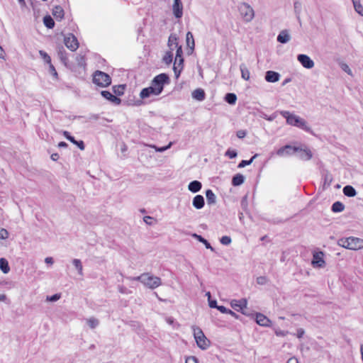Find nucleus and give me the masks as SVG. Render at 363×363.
<instances>
[{"label":"nucleus","mask_w":363,"mask_h":363,"mask_svg":"<svg viewBox=\"0 0 363 363\" xmlns=\"http://www.w3.org/2000/svg\"><path fill=\"white\" fill-rule=\"evenodd\" d=\"M279 113L286 118L288 125L299 128L308 133H312L311 128L305 119L288 111H280Z\"/></svg>","instance_id":"f257e3e1"},{"label":"nucleus","mask_w":363,"mask_h":363,"mask_svg":"<svg viewBox=\"0 0 363 363\" xmlns=\"http://www.w3.org/2000/svg\"><path fill=\"white\" fill-rule=\"evenodd\" d=\"M338 245L349 250H357L363 248V240L354 237L341 238L338 240Z\"/></svg>","instance_id":"f03ea898"},{"label":"nucleus","mask_w":363,"mask_h":363,"mask_svg":"<svg viewBox=\"0 0 363 363\" xmlns=\"http://www.w3.org/2000/svg\"><path fill=\"white\" fill-rule=\"evenodd\" d=\"M191 328L197 346L203 350L208 348L210 346V341L205 336L202 330L196 325H193Z\"/></svg>","instance_id":"7ed1b4c3"},{"label":"nucleus","mask_w":363,"mask_h":363,"mask_svg":"<svg viewBox=\"0 0 363 363\" xmlns=\"http://www.w3.org/2000/svg\"><path fill=\"white\" fill-rule=\"evenodd\" d=\"M170 82L169 77L167 74L162 73L157 75L151 82V86L157 91L159 95L163 91L165 84Z\"/></svg>","instance_id":"20e7f679"},{"label":"nucleus","mask_w":363,"mask_h":363,"mask_svg":"<svg viewBox=\"0 0 363 363\" xmlns=\"http://www.w3.org/2000/svg\"><path fill=\"white\" fill-rule=\"evenodd\" d=\"M238 11L243 21L250 23L255 17V11L252 6L246 2H242L238 6Z\"/></svg>","instance_id":"39448f33"},{"label":"nucleus","mask_w":363,"mask_h":363,"mask_svg":"<svg viewBox=\"0 0 363 363\" xmlns=\"http://www.w3.org/2000/svg\"><path fill=\"white\" fill-rule=\"evenodd\" d=\"M93 82L97 86L106 87L111 84L110 76L101 71H96L93 76Z\"/></svg>","instance_id":"423d86ee"},{"label":"nucleus","mask_w":363,"mask_h":363,"mask_svg":"<svg viewBox=\"0 0 363 363\" xmlns=\"http://www.w3.org/2000/svg\"><path fill=\"white\" fill-rule=\"evenodd\" d=\"M143 284L149 289H155L162 284L161 279L158 277L151 275L149 273H145Z\"/></svg>","instance_id":"0eeeda50"},{"label":"nucleus","mask_w":363,"mask_h":363,"mask_svg":"<svg viewBox=\"0 0 363 363\" xmlns=\"http://www.w3.org/2000/svg\"><path fill=\"white\" fill-rule=\"evenodd\" d=\"M64 43L66 47L71 51H75L79 47L77 38L72 33H69L65 36Z\"/></svg>","instance_id":"6e6552de"},{"label":"nucleus","mask_w":363,"mask_h":363,"mask_svg":"<svg viewBox=\"0 0 363 363\" xmlns=\"http://www.w3.org/2000/svg\"><path fill=\"white\" fill-rule=\"evenodd\" d=\"M299 147H294L290 145H286L277 151V155L279 157L290 156L298 152Z\"/></svg>","instance_id":"1a4fd4ad"},{"label":"nucleus","mask_w":363,"mask_h":363,"mask_svg":"<svg viewBox=\"0 0 363 363\" xmlns=\"http://www.w3.org/2000/svg\"><path fill=\"white\" fill-rule=\"evenodd\" d=\"M323 257H324V254L323 252H315L313 255V259L311 262L312 265L314 267H318V268L323 267L325 264Z\"/></svg>","instance_id":"9d476101"},{"label":"nucleus","mask_w":363,"mask_h":363,"mask_svg":"<svg viewBox=\"0 0 363 363\" xmlns=\"http://www.w3.org/2000/svg\"><path fill=\"white\" fill-rule=\"evenodd\" d=\"M297 60L306 69H311L314 67V62L306 55H298Z\"/></svg>","instance_id":"9b49d317"},{"label":"nucleus","mask_w":363,"mask_h":363,"mask_svg":"<svg viewBox=\"0 0 363 363\" xmlns=\"http://www.w3.org/2000/svg\"><path fill=\"white\" fill-rule=\"evenodd\" d=\"M231 307L238 311H240L242 313L245 314L243 311L247 308V301L245 298L240 300H233L230 303Z\"/></svg>","instance_id":"f8f14e48"},{"label":"nucleus","mask_w":363,"mask_h":363,"mask_svg":"<svg viewBox=\"0 0 363 363\" xmlns=\"http://www.w3.org/2000/svg\"><path fill=\"white\" fill-rule=\"evenodd\" d=\"M296 152L298 153V158L302 160L308 161L310 160L313 157V154L311 150L307 147H299V150Z\"/></svg>","instance_id":"ddd939ff"},{"label":"nucleus","mask_w":363,"mask_h":363,"mask_svg":"<svg viewBox=\"0 0 363 363\" xmlns=\"http://www.w3.org/2000/svg\"><path fill=\"white\" fill-rule=\"evenodd\" d=\"M172 10L176 18H180L182 16L183 6L180 0H174Z\"/></svg>","instance_id":"4468645a"},{"label":"nucleus","mask_w":363,"mask_h":363,"mask_svg":"<svg viewBox=\"0 0 363 363\" xmlns=\"http://www.w3.org/2000/svg\"><path fill=\"white\" fill-rule=\"evenodd\" d=\"M158 95L159 94L157 93V91L151 85L149 87L143 89L140 93V96L141 99H146L150 97V96Z\"/></svg>","instance_id":"2eb2a0df"},{"label":"nucleus","mask_w":363,"mask_h":363,"mask_svg":"<svg viewBox=\"0 0 363 363\" xmlns=\"http://www.w3.org/2000/svg\"><path fill=\"white\" fill-rule=\"evenodd\" d=\"M256 323L263 327H269L271 325V320L262 313H257Z\"/></svg>","instance_id":"dca6fc26"},{"label":"nucleus","mask_w":363,"mask_h":363,"mask_svg":"<svg viewBox=\"0 0 363 363\" xmlns=\"http://www.w3.org/2000/svg\"><path fill=\"white\" fill-rule=\"evenodd\" d=\"M205 204L204 198L201 195H196L192 201L193 206L196 209H201Z\"/></svg>","instance_id":"f3484780"},{"label":"nucleus","mask_w":363,"mask_h":363,"mask_svg":"<svg viewBox=\"0 0 363 363\" xmlns=\"http://www.w3.org/2000/svg\"><path fill=\"white\" fill-rule=\"evenodd\" d=\"M280 75L274 71H267L265 74V80L269 82H277L279 80Z\"/></svg>","instance_id":"a211bd4d"},{"label":"nucleus","mask_w":363,"mask_h":363,"mask_svg":"<svg viewBox=\"0 0 363 363\" xmlns=\"http://www.w3.org/2000/svg\"><path fill=\"white\" fill-rule=\"evenodd\" d=\"M101 95L106 99L109 100L112 103L115 104H119L121 103V99L118 98L116 96L113 95L111 92L108 91H102Z\"/></svg>","instance_id":"6ab92c4d"},{"label":"nucleus","mask_w":363,"mask_h":363,"mask_svg":"<svg viewBox=\"0 0 363 363\" xmlns=\"http://www.w3.org/2000/svg\"><path fill=\"white\" fill-rule=\"evenodd\" d=\"M291 40V36L287 30H281L277 36V41L281 43H286Z\"/></svg>","instance_id":"aec40b11"},{"label":"nucleus","mask_w":363,"mask_h":363,"mask_svg":"<svg viewBox=\"0 0 363 363\" xmlns=\"http://www.w3.org/2000/svg\"><path fill=\"white\" fill-rule=\"evenodd\" d=\"M191 96L194 99L202 101L205 99L206 94L203 89H196L192 92Z\"/></svg>","instance_id":"412c9836"},{"label":"nucleus","mask_w":363,"mask_h":363,"mask_svg":"<svg viewBox=\"0 0 363 363\" xmlns=\"http://www.w3.org/2000/svg\"><path fill=\"white\" fill-rule=\"evenodd\" d=\"M202 184L199 181L191 182L188 185V189L192 193H196L201 190Z\"/></svg>","instance_id":"4be33fe9"},{"label":"nucleus","mask_w":363,"mask_h":363,"mask_svg":"<svg viewBox=\"0 0 363 363\" xmlns=\"http://www.w3.org/2000/svg\"><path fill=\"white\" fill-rule=\"evenodd\" d=\"M184 60L182 57H180L179 58L175 57L174 63V72L178 77V75L180 73L181 69H182V64H183Z\"/></svg>","instance_id":"5701e85b"},{"label":"nucleus","mask_w":363,"mask_h":363,"mask_svg":"<svg viewBox=\"0 0 363 363\" xmlns=\"http://www.w3.org/2000/svg\"><path fill=\"white\" fill-rule=\"evenodd\" d=\"M177 46H179V45L177 43V38L176 35L175 34L170 35V36L169 37V40H168V47H169V50H175L176 48H177Z\"/></svg>","instance_id":"b1692460"},{"label":"nucleus","mask_w":363,"mask_h":363,"mask_svg":"<svg viewBox=\"0 0 363 363\" xmlns=\"http://www.w3.org/2000/svg\"><path fill=\"white\" fill-rule=\"evenodd\" d=\"M52 15L57 20H61L64 17V10L60 6H55L52 10Z\"/></svg>","instance_id":"393cba45"},{"label":"nucleus","mask_w":363,"mask_h":363,"mask_svg":"<svg viewBox=\"0 0 363 363\" xmlns=\"http://www.w3.org/2000/svg\"><path fill=\"white\" fill-rule=\"evenodd\" d=\"M245 177L241 174H235L232 179V184L235 186H240L244 183Z\"/></svg>","instance_id":"a878e982"},{"label":"nucleus","mask_w":363,"mask_h":363,"mask_svg":"<svg viewBox=\"0 0 363 363\" xmlns=\"http://www.w3.org/2000/svg\"><path fill=\"white\" fill-rule=\"evenodd\" d=\"M240 69L241 72L242 78L247 81L249 80L250 74V71H249L248 68L247 67V66L245 64H241L240 65Z\"/></svg>","instance_id":"bb28decb"},{"label":"nucleus","mask_w":363,"mask_h":363,"mask_svg":"<svg viewBox=\"0 0 363 363\" xmlns=\"http://www.w3.org/2000/svg\"><path fill=\"white\" fill-rule=\"evenodd\" d=\"M206 196L208 204H213L216 202V196L211 189L206 190Z\"/></svg>","instance_id":"cd10ccee"},{"label":"nucleus","mask_w":363,"mask_h":363,"mask_svg":"<svg viewBox=\"0 0 363 363\" xmlns=\"http://www.w3.org/2000/svg\"><path fill=\"white\" fill-rule=\"evenodd\" d=\"M343 193L345 196L348 197H353L357 194L356 190L352 186L350 185L345 186L343 188Z\"/></svg>","instance_id":"c85d7f7f"},{"label":"nucleus","mask_w":363,"mask_h":363,"mask_svg":"<svg viewBox=\"0 0 363 363\" xmlns=\"http://www.w3.org/2000/svg\"><path fill=\"white\" fill-rule=\"evenodd\" d=\"M186 40L187 46L193 50L194 49L195 43L193 34L190 31L186 33Z\"/></svg>","instance_id":"c756f323"},{"label":"nucleus","mask_w":363,"mask_h":363,"mask_svg":"<svg viewBox=\"0 0 363 363\" xmlns=\"http://www.w3.org/2000/svg\"><path fill=\"white\" fill-rule=\"evenodd\" d=\"M0 269L4 274H7L10 271L9 262L5 258L0 259Z\"/></svg>","instance_id":"7c9ffc66"},{"label":"nucleus","mask_w":363,"mask_h":363,"mask_svg":"<svg viewBox=\"0 0 363 363\" xmlns=\"http://www.w3.org/2000/svg\"><path fill=\"white\" fill-rule=\"evenodd\" d=\"M332 211L335 213H340L344 211L345 206L344 204L340 201H335L333 205L331 208Z\"/></svg>","instance_id":"2f4dec72"},{"label":"nucleus","mask_w":363,"mask_h":363,"mask_svg":"<svg viewBox=\"0 0 363 363\" xmlns=\"http://www.w3.org/2000/svg\"><path fill=\"white\" fill-rule=\"evenodd\" d=\"M72 264L77 270L79 275L83 276V266L81 260L79 259H74L72 260Z\"/></svg>","instance_id":"473e14b6"},{"label":"nucleus","mask_w":363,"mask_h":363,"mask_svg":"<svg viewBox=\"0 0 363 363\" xmlns=\"http://www.w3.org/2000/svg\"><path fill=\"white\" fill-rule=\"evenodd\" d=\"M193 236L196 238L199 242H202L207 249H210L211 251H214V249L211 245V244L202 236L199 235L197 234H194Z\"/></svg>","instance_id":"72a5a7b5"},{"label":"nucleus","mask_w":363,"mask_h":363,"mask_svg":"<svg viewBox=\"0 0 363 363\" xmlns=\"http://www.w3.org/2000/svg\"><path fill=\"white\" fill-rule=\"evenodd\" d=\"M355 11L363 16V6L360 4L359 0H352Z\"/></svg>","instance_id":"f704fd0d"},{"label":"nucleus","mask_w":363,"mask_h":363,"mask_svg":"<svg viewBox=\"0 0 363 363\" xmlns=\"http://www.w3.org/2000/svg\"><path fill=\"white\" fill-rule=\"evenodd\" d=\"M225 99L229 104L233 105L236 103L237 96L235 94L228 93L225 95Z\"/></svg>","instance_id":"c9c22d12"},{"label":"nucleus","mask_w":363,"mask_h":363,"mask_svg":"<svg viewBox=\"0 0 363 363\" xmlns=\"http://www.w3.org/2000/svg\"><path fill=\"white\" fill-rule=\"evenodd\" d=\"M333 177L330 174H329L328 172H326L324 175H323V185L324 186H330V184H332L333 182Z\"/></svg>","instance_id":"e433bc0d"},{"label":"nucleus","mask_w":363,"mask_h":363,"mask_svg":"<svg viewBox=\"0 0 363 363\" xmlns=\"http://www.w3.org/2000/svg\"><path fill=\"white\" fill-rule=\"evenodd\" d=\"M45 26L48 28H52L55 26L53 19L50 16H46L43 18Z\"/></svg>","instance_id":"4c0bfd02"},{"label":"nucleus","mask_w":363,"mask_h":363,"mask_svg":"<svg viewBox=\"0 0 363 363\" xmlns=\"http://www.w3.org/2000/svg\"><path fill=\"white\" fill-rule=\"evenodd\" d=\"M172 51L173 50L167 51L163 57L162 60L167 65H169L172 62V59H173Z\"/></svg>","instance_id":"58836bf2"},{"label":"nucleus","mask_w":363,"mask_h":363,"mask_svg":"<svg viewBox=\"0 0 363 363\" xmlns=\"http://www.w3.org/2000/svg\"><path fill=\"white\" fill-rule=\"evenodd\" d=\"M87 324L91 329H94L99 325V320L95 318H90L87 320Z\"/></svg>","instance_id":"ea45409f"},{"label":"nucleus","mask_w":363,"mask_h":363,"mask_svg":"<svg viewBox=\"0 0 363 363\" xmlns=\"http://www.w3.org/2000/svg\"><path fill=\"white\" fill-rule=\"evenodd\" d=\"M257 155L256 154L249 160H242L238 166V168H243L247 165H250L253 162L254 159L257 157Z\"/></svg>","instance_id":"a19ab883"},{"label":"nucleus","mask_w":363,"mask_h":363,"mask_svg":"<svg viewBox=\"0 0 363 363\" xmlns=\"http://www.w3.org/2000/svg\"><path fill=\"white\" fill-rule=\"evenodd\" d=\"M172 145V142H170L167 146H164V147H156L155 145H150V147L155 149V150L157 152H164L165 150H168L169 148L171 147V146Z\"/></svg>","instance_id":"79ce46f5"},{"label":"nucleus","mask_w":363,"mask_h":363,"mask_svg":"<svg viewBox=\"0 0 363 363\" xmlns=\"http://www.w3.org/2000/svg\"><path fill=\"white\" fill-rule=\"evenodd\" d=\"M39 54L40 55V57L44 60V61L47 63V64H49L51 62V58L43 50H40L39 51Z\"/></svg>","instance_id":"37998d69"},{"label":"nucleus","mask_w":363,"mask_h":363,"mask_svg":"<svg viewBox=\"0 0 363 363\" xmlns=\"http://www.w3.org/2000/svg\"><path fill=\"white\" fill-rule=\"evenodd\" d=\"M220 242L223 245H229L232 242L230 237L225 235L220 239Z\"/></svg>","instance_id":"c03bdc74"},{"label":"nucleus","mask_w":363,"mask_h":363,"mask_svg":"<svg viewBox=\"0 0 363 363\" xmlns=\"http://www.w3.org/2000/svg\"><path fill=\"white\" fill-rule=\"evenodd\" d=\"M340 68L344 72H345L346 73H347L350 76H353V74H352V72L351 69L350 68V67L346 63H341L340 65Z\"/></svg>","instance_id":"a18cd8bd"},{"label":"nucleus","mask_w":363,"mask_h":363,"mask_svg":"<svg viewBox=\"0 0 363 363\" xmlns=\"http://www.w3.org/2000/svg\"><path fill=\"white\" fill-rule=\"evenodd\" d=\"M61 296L60 294H55L50 296H47L46 301L50 302H55L60 298Z\"/></svg>","instance_id":"49530a36"},{"label":"nucleus","mask_w":363,"mask_h":363,"mask_svg":"<svg viewBox=\"0 0 363 363\" xmlns=\"http://www.w3.org/2000/svg\"><path fill=\"white\" fill-rule=\"evenodd\" d=\"M125 86L123 85L119 86L117 88L116 86L113 87L114 93L117 95H122L123 94Z\"/></svg>","instance_id":"de8ad7c7"},{"label":"nucleus","mask_w":363,"mask_h":363,"mask_svg":"<svg viewBox=\"0 0 363 363\" xmlns=\"http://www.w3.org/2000/svg\"><path fill=\"white\" fill-rule=\"evenodd\" d=\"M9 237V232L5 228H0V239L5 240Z\"/></svg>","instance_id":"09e8293b"},{"label":"nucleus","mask_w":363,"mask_h":363,"mask_svg":"<svg viewBox=\"0 0 363 363\" xmlns=\"http://www.w3.org/2000/svg\"><path fill=\"white\" fill-rule=\"evenodd\" d=\"M63 135L71 143H77V140H75L74 138L70 135L69 133L67 131L63 132Z\"/></svg>","instance_id":"8fccbe9b"},{"label":"nucleus","mask_w":363,"mask_h":363,"mask_svg":"<svg viewBox=\"0 0 363 363\" xmlns=\"http://www.w3.org/2000/svg\"><path fill=\"white\" fill-rule=\"evenodd\" d=\"M49 65V71H50V73L53 75L55 78H57V72L55 68V67L53 66V65L50 62L48 64Z\"/></svg>","instance_id":"3c124183"},{"label":"nucleus","mask_w":363,"mask_h":363,"mask_svg":"<svg viewBox=\"0 0 363 363\" xmlns=\"http://www.w3.org/2000/svg\"><path fill=\"white\" fill-rule=\"evenodd\" d=\"M145 277V273L142 274L141 275L135 277H128L127 279L129 280H135V281H139L142 284L143 282L144 278Z\"/></svg>","instance_id":"603ef678"},{"label":"nucleus","mask_w":363,"mask_h":363,"mask_svg":"<svg viewBox=\"0 0 363 363\" xmlns=\"http://www.w3.org/2000/svg\"><path fill=\"white\" fill-rule=\"evenodd\" d=\"M225 155L233 159L237 156V152L235 150H228L225 152Z\"/></svg>","instance_id":"864d4df0"},{"label":"nucleus","mask_w":363,"mask_h":363,"mask_svg":"<svg viewBox=\"0 0 363 363\" xmlns=\"http://www.w3.org/2000/svg\"><path fill=\"white\" fill-rule=\"evenodd\" d=\"M257 283L260 285L265 284L267 283V278L265 277H259L257 278Z\"/></svg>","instance_id":"5fc2aeb1"},{"label":"nucleus","mask_w":363,"mask_h":363,"mask_svg":"<svg viewBox=\"0 0 363 363\" xmlns=\"http://www.w3.org/2000/svg\"><path fill=\"white\" fill-rule=\"evenodd\" d=\"M186 363H199V362L196 357L191 356L186 359Z\"/></svg>","instance_id":"6e6d98bb"},{"label":"nucleus","mask_w":363,"mask_h":363,"mask_svg":"<svg viewBox=\"0 0 363 363\" xmlns=\"http://www.w3.org/2000/svg\"><path fill=\"white\" fill-rule=\"evenodd\" d=\"M247 132L244 130H240L237 132V136L239 138H243L246 136Z\"/></svg>","instance_id":"4d7b16f0"},{"label":"nucleus","mask_w":363,"mask_h":363,"mask_svg":"<svg viewBox=\"0 0 363 363\" xmlns=\"http://www.w3.org/2000/svg\"><path fill=\"white\" fill-rule=\"evenodd\" d=\"M287 333H288V332L284 331V330H275V334H276L277 336L284 337V336L286 335Z\"/></svg>","instance_id":"13d9d810"},{"label":"nucleus","mask_w":363,"mask_h":363,"mask_svg":"<svg viewBox=\"0 0 363 363\" xmlns=\"http://www.w3.org/2000/svg\"><path fill=\"white\" fill-rule=\"evenodd\" d=\"M177 50L176 52V57L179 58L180 57H182V46H177V48H175Z\"/></svg>","instance_id":"bf43d9fd"},{"label":"nucleus","mask_w":363,"mask_h":363,"mask_svg":"<svg viewBox=\"0 0 363 363\" xmlns=\"http://www.w3.org/2000/svg\"><path fill=\"white\" fill-rule=\"evenodd\" d=\"M153 219L152 217L151 216H146L143 218V220L145 223H147V225H152V220Z\"/></svg>","instance_id":"052dcab7"},{"label":"nucleus","mask_w":363,"mask_h":363,"mask_svg":"<svg viewBox=\"0 0 363 363\" xmlns=\"http://www.w3.org/2000/svg\"><path fill=\"white\" fill-rule=\"evenodd\" d=\"M217 309L220 311L222 313H228L229 311V309L223 306H218L217 307Z\"/></svg>","instance_id":"680f3d73"},{"label":"nucleus","mask_w":363,"mask_h":363,"mask_svg":"<svg viewBox=\"0 0 363 363\" xmlns=\"http://www.w3.org/2000/svg\"><path fill=\"white\" fill-rule=\"evenodd\" d=\"M208 303H209V306L212 308H217V307L218 306L217 305V302L216 300H213V301H211L210 299L208 300Z\"/></svg>","instance_id":"e2e57ef3"},{"label":"nucleus","mask_w":363,"mask_h":363,"mask_svg":"<svg viewBox=\"0 0 363 363\" xmlns=\"http://www.w3.org/2000/svg\"><path fill=\"white\" fill-rule=\"evenodd\" d=\"M74 144L77 145L80 150H84V144L82 140L77 141V143H74Z\"/></svg>","instance_id":"0e129e2a"},{"label":"nucleus","mask_w":363,"mask_h":363,"mask_svg":"<svg viewBox=\"0 0 363 363\" xmlns=\"http://www.w3.org/2000/svg\"><path fill=\"white\" fill-rule=\"evenodd\" d=\"M304 330L302 328H299L297 330V337L298 338H301L304 334Z\"/></svg>","instance_id":"69168bd1"},{"label":"nucleus","mask_w":363,"mask_h":363,"mask_svg":"<svg viewBox=\"0 0 363 363\" xmlns=\"http://www.w3.org/2000/svg\"><path fill=\"white\" fill-rule=\"evenodd\" d=\"M45 262L48 264H52L54 263L53 258L51 257H48L45 259Z\"/></svg>","instance_id":"338daca9"},{"label":"nucleus","mask_w":363,"mask_h":363,"mask_svg":"<svg viewBox=\"0 0 363 363\" xmlns=\"http://www.w3.org/2000/svg\"><path fill=\"white\" fill-rule=\"evenodd\" d=\"M287 363H298V361L295 357H291L288 359Z\"/></svg>","instance_id":"774afa93"}]
</instances>
